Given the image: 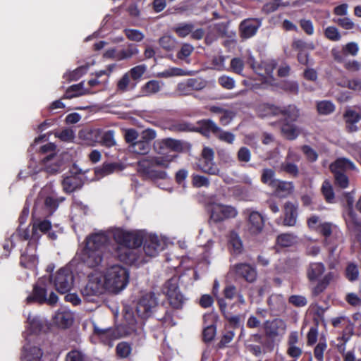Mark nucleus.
<instances>
[{
	"instance_id": "23",
	"label": "nucleus",
	"mask_w": 361,
	"mask_h": 361,
	"mask_svg": "<svg viewBox=\"0 0 361 361\" xmlns=\"http://www.w3.org/2000/svg\"><path fill=\"white\" fill-rule=\"evenodd\" d=\"M358 111L351 108H348L343 114V118L346 124V130L349 133L355 132L358 130L355 126L361 120V108L358 107Z\"/></svg>"
},
{
	"instance_id": "64",
	"label": "nucleus",
	"mask_w": 361,
	"mask_h": 361,
	"mask_svg": "<svg viewBox=\"0 0 361 361\" xmlns=\"http://www.w3.org/2000/svg\"><path fill=\"white\" fill-rule=\"evenodd\" d=\"M85 355L82 352L72 350L66 355L65 361H85Z\"/></svg>"
},
{
	"instance_id": "39",
	"label": "nucleus",
	"mask_w": 361,
	"mask_h": 361,
	"mask_svg": "<svg viewBox=\"0 0 361 361\" xmlns=\"http://www.w3.org/2000/svg\"><path fill=\"white\" fill-rule=\"evenodd\" d=\"M321 192L323 195L325 201L327 203H333L335 199V194L330 181L325 180L321 188Z\"/></svg>"
},
{
	"instance_id": "13",
	"label": "nucleus",
	"mask_w": 361,
	"mask_h": 361,
	"mask_svg": "<svg viewBox=\"0 0 361 361\" xmlns=\"http://www.w3.org/2000/svg\"><path fill=\"white\" fill-rule=\"evenodd\" d=\"M51 280L59 293H66L70 291L73 286L75 278L73 271L69 268L63 267L58 270Z\"/></svg>"
},
{
	"instance_id": "35",
	"label": "nucleus",
	"mask_w": 361,
	"mask_h": 361,
	"mask_svg": "<svg viewBox=\"0 0 361 361\" xmlns=\"http://www.w3.org/2000/svg\"><path fill=\"white\" fill-rule=\"evenodd\" d=\"M228 247L233 255H240L243 252V243L237 233H233L231 234L228 240Z\"/></svg>"
},
{
	"instance_id": "3",
	"label": "nucleus",
	"mask_w": 361,
	"mask_h": 361,
	"mask_svg": "<svg viewBox=\"0 0 361 361\" xmlns=\"http://www.w3.org/2000/svg\"><path fill=\"white\" fill-rule=\"evenodd\" d=\"M109 237L104 233H93L86 238L85 246L80 255L81 262L90 268H97L104 261V246Z\"/></svg>"
},
{
	"instance_id": "25",
	"label": "nucleus",
	"mask_w": 361,
	"mask_h": 361,
	"mask_svg": "<svg viewBox=\"0 0 361 361\" xmlns=\"http://www.w3.org/2000/svg\"><path fill=\"white\" fill-rule=\"evenodd\" d=\"M32 248L27 246L20 257V265L23 268L32 269L37 267L38 257Z\"/></svg>"
},
{
	"instance_id": "8",
	"label": "nucleus",
	"mask_w": 361,
	"mask_h": 361,
	"mask_svg": "<svg viewBox=\"0 0 361 361\" xmlns=\"http://www.w3.org/2000/svg\"><path fill=\"white\" fill-rule=\"evenodd\" d=\"M356 169L355 164L348 158L339 157L329 166V170L334 175L335 186L345 189L349 186V178L345 171Z\"/></svg>"
},
{
	"instance_id": "16",
	"label": "nucleus",
	"mask_w": 361,
	"mask_h": 361,
	"mask_svg": "<svg viewBox=\"0 0 361 361\" xmlns=\"http://www.w3.org/2000/svg\"><path fill=\"white\" fill-rule=\"evenodd\" d=\"M262 25V19L257 18H246L239 25V35L243 39L255 36Z\"/></svg>"
},
{
	"instance_id": "58",
	"label": "nucleus",
	"mask_w": 361,
	"mask_h": 361,
	"mask_svg": "<svg viewBox=\"0 0 361 361\" xmlns=\"http://www.w3.org/2000/svg\"><path fill=\"white\" fill-rule=\"evenodd\" d=\"M244 61L242 59L238 57H235L231 59V63H230V68L232 72L238 74L242 75V73L244 69Z\"/></svg>"
},
{
	"instance_id": "12",
	"label": "nucleus",
	"mask_w": 361,
	"mask_h": 361,
	"mask_svg": "<svg viewBox=\"0 0 361 361\" xmlns=\"http://www.w3.org/2000/svg\"><path fill=\"white\" fill-rule=\"evenodd\" d=\"M347 213L345 217L346 226L349 231L356 235H361V220L354 210V200L350 192L345 193Z\"/></svg>"
},
{
	"instance_id": "15",
	"label": "nucleus",
	"mask_w": 361,
	"mask_h": 361,
	"mask_svg": "<svg viewBox=\"0 0 361 361\" xmlns=\"http://www.w3.org/2000/svg\"><path fill=\"white\" fill-rule=\"evenodd\" d=\"M263 336L259 334H251L245 342V347L247 350L255 357H259L266 353L265 348H269V345L264 343L262 341ZM274 348L273 342L270 343L269 350Z\"/></svg>"
},
{
	"instance_id": "9",
	"label": "nucleus",
	"mask_w": 361,
	"mask_h": 361,
	"mask_svg": "<svg viewBox=\"0 0 361 361\" xmlns=\"http://www.w3.org/2000/svg\"><path fill=\"white\" fill-rule=\"evenodd\" d=\"M163 293L166 295L170 306L174 310L183 308L185 298L179 288V278L173 276L167 280L163 286Z\"/></svg>"
},
{
	"instance_id": "60",
	"label": "nucleus",
	"mask_w": 361,
	"mask_h": 361,
	"mask_svg": "<svg viewBox=\"0 0 361 361\" xmlns=\"http://www.w3.org/2000/svg\"><path fill=\"white\" fill-rule=\"evenodd\" d=\"M193 51L194 47L192 45L188 43H184L182 44L180 49L177 53V58L180 60H185L191 55Z\"/></svg>"
},
{
	"instance_id": "62",
	"label": "nucleus",
	"mask_w": 361,
	"mask_h": 361,
	"mask_svg": "<svg viewBox=\"0 0 361 361\" xmlns=\"http://www.w3.org/2000/svg\"><path fill=\"white\" fill-rule=\"evenodd\" d=\"M301 150L305 154L306 159L310 162H314L318 159V154L310 146L305 145L301 147Z\"/></svg>"
},
{
	"instance_id": "34",
	"label": "nucleus",
	"mask_w": 361,
	"mask_h": 361,
	"mask_svg": "<svg viewBox=\"0 0 361 361\" xmlns=\"http://www.w3.org/2000/svg\"><path fill=\"white\" fill-rule=\"evenodd\" d=\"M84 82H80L78 84L71 85L66 90L62 99H72L86 94V90L83 89Z\"/></svg>"
},
{
	"instance_id": "1",
	"label": "nucleus",
	"mask_w": 361,
	"mask_h": 361,
	"mask_svg": "<svg viewBox=\"0 0 361 361\" xmlns=\"http://www.w3.org/2000/svg\"><path fill=\"white\" fill-rule=\"evenodd\" d=\"M116 245L113 247V255L118 261L128 264L138 266L144 262L141 247L147 256L155 257L163 249L158 236L147 235L143 230L128 231L121 228L113 232Z\"/></svg>"
},
{
	"instance_id": "10",
	"label": "nucleus",
	"mask_w": 361,
	"mask_h": 361,
	"mask_svg": "<svg viewBox=\"0 0 361 361\" xmlns=\"http://www.w3.org/2000/svg\"><path fill=\"white\" fill-rule=\"evenodd\" d=\"M101 273H91L87 276L86 284L81 288L80 293L88 301L92 297L99 296L108 291Z\"/></svg>"
},
{
	"instance_id": "44",
	"label": "nucleus",
	"mask_w": 361,
	"mask_h": 361,
	"mask_svg": "<svg viewBox=\"0 0 361 361\" xmlns=\"http://www.w3.org/2000/svg\"><path fill=\"white\" fill-rule=\"evenodd\" d=\"M114 135L115 132L114 130H108L103 132L101 135V145L106 147H111L115 146L116 140Z\"/></svg>"
},
{
	"instance_id": "38",
	"label": "nucleus",
	"mask_w": 361,
	"mask_h": 361,
	"mask_svg": "<svg viewBox=\"0 0 361 361\" xmlns=\"http://www.w3.org/2000/svg\"><path fill=\"white\" fill-rule=\"evenodd\" d=\"M359 267L354 262H348L345 269V276L350 282L357 281L359 278Z\"/></svg>"
},
{
	"instance_id": "26",
	"label": "nucleus",
	"mask_w": 361,
	"mask_h": 361,
	"mask_svg": "<svg viewBox=\"0 0 361 361\" xmlns=\"http://www.w3.org/2000/svg\"><path fill=\"white\" fill-rule=\"evenodd\" d=\"M271 188L274 192L282 197H287L293 193L294 190V185L293 182L285 181L278 179L276 181L272 182Z\"/></svg>"
},
{
	"instance_id": "21",
	"label": "nucleus",
	"mask_w": 361,
	"mask_h": 361,
	"mask_svg": "<svg viewBox=\"0 0 361 361\" xmlns=\"http://www.w3.org/2000/svg\"><path fill=\"white\" fill-rule=\"evenodd\" d=\"M283 225L286 226H294L297 223L298 216V205L292 202H286L283 208Z\"/></svg>"
},
{
	"instance_id": "46",
	"label": "nucleus",
	"mask_w": 361,
	"mask_h": 361,
	"mask_svg": "<svg viewBox=\"0 0 361 361\" xmlns=\"http://www.w3.org/2000/svg\"><path fill=\"white\" fill-rule=\"evenodd\" d=\"M131 351V345L128 342H120L116 347V356L120 358H127L130 355Z\"/></svg>"
},
{
	"instance_id": "56",
	"label": "nucleus",
	"mask_w": 361,
	"mask_h": 361,
	"mask_svg": "<svg viewBox=\"0 0 361 361\" xmlns=\"http://www.w3.org/2000/svg\"><path fill=\"white\" fill-rule=\"evenodd\" d=\"M281 169L293 178H296L299 175V169L296 164L286 161L281 164Z\"/></svg>"
},
{
	"instance_id": "54",
	"label": "nucleus",
	"mask_w": 361,
	"mask_h": 361,
	"mask_svg": "<svg viewBox=\"0 0 361 361\" xmlns=\"http://www.w3.org/2000/svg\"><path fill=\"white\" fill-rule=\"evenodd\" d=\"M197 123L193 124L188 121H182L173 126V128L179 132L196 133Z\"/></svg>"
},
{
	"instance_id": "7",
	"label": "nucleus",
	"mask_w": 361,
	"mask_h": 361,
	"mask_svg": "<svg viewBox=\"0 0 361 361\" xmlns=\"http://www.w3.org/2000/svg\"><path fill=\"white\" fill-rule=\"evenodd\" d=\"M102 276L108 292L114 293L123 290L129 282L128 269L118 264L106 268Z\"/></svg>"
},
{
	"instance_id": "20",
	"label": "nucleus",
	"mask_w": 361,
	"mask_h": 361,
	"mask_svg": "<svg viewBox=\"0 0 361 361\" xmlns=\"http://www.w3.org/2000/svg\"><path fill=\"white\" fill-rule=\"evenodd\" d=\"M234 271L240 278L248 283L256 281L257 273L255 267L247 263H238L234 265Z\"/></svg>"
},
{
	"instance_id": "57",
	"label": "nucleus",
	"mask_w": 361,
	"mask_h": 361,
	"mask_svg": "<svg viewBox=\"0 0 361 361\" xmlns=\"http://www.w3.org/2000/svg\"><path fill=\"white\" fill-rule=\"evenodd\" d=\"M88 69L87 66H81L69 73L67 80L68 81H76L85 75Z\"/></svg>"
},
{
	"instance_id": "63",
	"label": "nucleus",
	"mask_w": 361,
	"mask_h": 361,
	"mask_svg": "<svg viewBox=\"0 0 361 361\" xmlns=\"http://www.w3.org/2000/svg\"><path fill=\"white\" fill-rule=\"evenodd\" d=\"M325 37L331 41L336 42L341 39V36L338 29L334 26H329L324 30Z\"/></svg>"
},
{
	"instance_id": "5",
	"label": "nucleus",
	"mask_w": 361,
	"mask_h": 361,
	"mask_svg": "<svg viewBox=\"0 0 361 361\" xmlns=\"http://www.w3.org/2000/svg\"><path fill=\"white\" fill-rule=\"evenodd\" d=\"M169 164L170 161L164 157L148 156L137 161V171L152 180L165 179L166 172L157 168L167 169Z\"/></svg>"
},
{
	"instance_id": "51",
	"label": "nucleus",
	"mask_w": 361,
	"mask_h": 361,
	"mask_svg": "<svg viewBox=\"0 0 361 361\" xmlns=\"http://www.w3.org/2000/svg\"><path fill=\"white\" fill-rule=\"evenodd\" d=\"M275 171L271 169H264L262 170L261 176V181L270 188L272 187V182L276 181L278 179L274 178Z\"/></svg>"
},
{
	"instance_id": "4",
	"label": "nucleus",
	"mask_w": 361,
	"mask_h": 361,
	"mask_svg": "<svg viewBox=\"0 0 361 361\" xmlns=\"http://www.w3.org/2000/svg\"><path fill=\"white\" fill-rule=\"evenodd\" d=\"M136 312L142 319H148L152 315L163 323H170L173 317V312L166 310L163 305H159L158 298L153 292L144 293L138 300Z\"/></svg>"
},
{
	"instance_id": "6",
	"label": "nucleus",
	"mask_w": 361,
	"mask_h": 361,
	"mask_svg": "<svg viewBox=\"0 0 361 361\" xmlns=\"http://www.w3.org/2000/svg\"><path fill=\"white\" fill-rule=\"evenodd\" d=\"M196 133L207 139L214 137L228 145H232L235 139V135L233 133L223 130L211 118L198 120L197 121Z\"/></svg>"
},
{
	"instance_id": "33",
	"label": "nucleus",
	"mask_w": 361,
	"mask_h": 361,
	"mask_svg": "<svg viewBox=\"0 0 361 361\" xmlns=\"http://www.w3.org/2000/svg\"><path fill=\"white\" fill-rule=\"evenodd\" d=\"M163 86V82L157 80H151L147 82L140 88L142 96L150 97L158 93Z\"/></svg>"
},
{
	"instance_id": "22",
	"label": "nucleus",
	"mask_w": 361,
	"mask_h": 361,
	"mask_svg": "<svg viewBox=\"0 0 361 361\" xmlns=\"http://www.w3.org/2000/svg\"><path fill=\"white\" fill-rule=\"evenodd\" d=\"M267 305L271 314L279 316L286 309L285 298L281 294H272L267 299Z\"/></svg>"
},
{
	"instance_id": "28",
	"label": "nucleus",
	"mask_w": 361,
	"mask_h": 361,
	"mask_svg": "<svg viewBox=\"0 0 361 361\" xmlns=\"http://www.w3.org/2000/svg\"><path fill=\"white\" fill-rule=\"evenodd\" d=\"M217 305L219 310L226 320L229 322L230 326L233 329L240 326V318L239 315L231 316L227 312V303L224 298H217Z\"/></svg>"
},
{
	"instance_id": "30",
	"label": "nucleus",
	"mask_w": 361,
	"mask_h": 361,
	"mask_svg": "<svg viewBox=\"0 0 361 361\" xmlns=\"http://www.w3.org/2000/svg\"><path fill=\"white\" fill-rule=\"evenodd\" d=\"M325 267L322 262L310 263L307 270V277L310 282H315L324 273Z\"/></svg>"
},
{
	"instance_id": "32",
	"label": "nucleus",
	"mask_w": 361,
	"mask_h": 361,
	"mask_svg": "<svg viewBox=\"0 0 361 361\" xmlns=\"http://www.w3.org/2000/svg\"><path fill=\"white\" fill-rule=\"evenodd\" d=\"M62 185L64 191L71 193L77 189H80L82 186L83 183L78 176H70L63 178Z\"/></svg>"
},
{
	"instance_id": "31",
	"label": "nucleus",
	"mask_w": 361,
	"mask_h": 361,
	"mask_svg": "<svg viewBox=\"0 0 361 361\" xmlns=\"http://www.w3.org/2000/svg\"><path fill=\"white\" fill-rule=\"evenodd\" d=\"M206 85L207 82L202 78H188L185 82L179 85V89L181 90L199 91L204 89Z\"/></svg>"
},
{
	"instance_id": "47",
	"label": "nucleus",
	"mask_w": 361,
	"mask_h": 361,
	"mask_svg": "<svg viewBox=\"0 0 361 361\" xmlns=\"http://www.w3.org/2000/svg\"><path fill=\"white\" fill-rule=\"evenodd\" d=\"M280 89L291 94H298L299 92V85L296 81L283 80L279 84Z\"/></svg>"
},
{
	"instance_id": "18",
	"label": "nucleus",
	"mask_w": 361,
	"mask_h": 361,
	"mask_svg": "<svg viewBox=\"0 0 361 361\" xmlns=\"http://www.w3.org/2000/svg\"><path fill=\"white\" fill-rule=\"evenodd\" d=\"M236 209L231 206L218 204L214 206L211 212L210 219L215 223L237 216Z\"/></svg>"
},
{
	"instance_id": "41",
	"label": "nucleus",
	"mask_w": 361,
	"mask_h": 361,
	"mask_svg": "<svg viewBox=\"0 0 361 361\" xmlns=\"http://www.w3.org/2000/svg\"><path fill=\"white\" fill-rule=\"evenodd\" d=\"M292 48L293 50L299 52L310 51L314 50L315 48L312 42H307L302 39H295L293 42Z\"/></svg>"
},
{
	"instance_id": "45",
	"label": "nucleus",
	"mask_w": 361,
	"mask_h": 361,
	"mask_svg": "<svg viewBox=\"0 0 361 361\" xmlns=\"http://www.w3.org/2000/svg\"><path fill=\"white\" fill-rule=\"evenodd\" d=\"M64 200L63 197L56 198L53 196H47L44 199L45 209L50 213L53 214L58 208L59 204Z\"/></svg>"
},
{
	"instance_id": "59",
	"label": "nucleus",
	"mask_w": 361,
	"mask_h": 361,
	"mask_svg": "<svg viewBox=\"0 0 361 361\" xmlns=\"http://www.w3.org/2000/svg\"><path fill=\"white\" fill-rule=\"evenodd\" d=\"M192 184L195 188L206 187L210 185L208 178L197 174H193L192 176Z\"/></svg>"
},
{
	"instance_id": "37",
	"label": "nucleus",
	"mask_w": 361,
	"mask_h": 361,
	"mask_svg": "<svg viewBox=\"0 0 361 361\" xmlns=\"http://www.w3.org/2000/svg\"><path fill=\"white\" fill-rule=\"evenodd\" d=\"M195 26L192 23H180L177 24L173 28V32L180 38H184L191 34Z\"/></svg>"
},
{
	"instance_id": "49",
	"label": "nucleus",
	"mask_w": 361,
	"mask_h": 361,
	"mask_svg": "<svg viewBox=\"0 0 361 361\" xmlns=\"http://www.w3.org/2000/svg\"><path fill=\"white\" fill-rule=\"evenodd\" d=\"M317 109L319 114L328 115L335 110V105L330 101H322L317 103Z\"/></svg>"
},
{
	"instance_id": "2",
	"label": "nucleus",
	"mask_w": 361,
	"mask_h": 361,
	"mask_svg": "<svg viewBox=\"0 0 361 361\" xmlns=\"http://www.w3.org/2000/svg\"><path fill=\"white\" fill-rule=\"evenodd\" d=\"M261 107L265 111L264 116H282L280 119L281 131L286 139L294 140L299 136L300 130L295 123L300 117V109L295 104L281 107L264 104Z\"/></svg>"
},
{
	"instance_id": "14",
	"label": "nucleus",
	"mask_w": 361,
	"mask_h": 361,
	"mask_svg": "<svg viewBox=\"0 0 361 361\" xmlns=\"http://www.w3.org/2000/svg\"><path fill=\"white\" fill-rule=\"evenodd\" d=\"M202 159L199 161L200 169L209 175L220 176V170L214 162V152L209 147H204L201 153Z\"/></svg>"
},
{
	"instance_id": "24",
	"label": "nucleus",
	"mask_w": 361,
	"mask_h": 361,
	"mask_svg": "<svg viewBox=\"0 0 361 361\" xmlns=\"http://www.w3.org/2000/svg\"><path fill=\"white\" fill-rule=\"evenodd\" d=\"M56 145L54 143H47L40 147V152L42 154H46L48 152H51L50 154L46 156L42 159V163L46 166L47 171L54 173L59 171V166L54 165V166H47L48 163L56 157L55 154Z\"/></svg>"
},
{
	"instance_id": "48",
	"label": "nucleus",
	"mask_w": 361,
	"mask_h": 361,
	"mask_svg": "<svg viewBox=\"0 0 361 361\" xmlns=\"http://www.w3.org/2000/svg\"><path fill=\"white\" fill-rule=\"evenodd\" d=\"M295 242V238L290 233H283L278 235L276 244L282 247H287L293 245Z\"/></svg>"
},
{
	"instance_id": "61",
	"label": "nucleus",
	"mask_w": 361,
	"mask_h": 361,
	"mask_svg": "<svg viewBox=\"0 0 361 361\" xmlns=\"http://www.w3.org/2000/svg\"><path fill=\"white\" fill-rule=\"evenodd\" d=\"M288 302L296 307H302L307 305L306 297L301 295H292L288 298Z\"/></svg>"
},
{
	"instance_id": "40",
	"label": "nucleus",
	"mask_w": 361,
	"mask_h": 361,
	"mask_svg": "<svg viewBox=\"0 0 361 361\" xmlns=\"http://www.w3.org/2000/svg\"><path fill=\"white\" fill-rule=\"evenodd\" d=\"M118 51V56L117 57V61L129 59L133 56L137 55L139 52L137 46L133 44H129L126 49H123Z\"/></svg>"
},
{
	"instance_id": "27",
	"label": "nucleus",
	"mask_w": 361,
	"mask_h": 361,
	"mask_svg": "<svg viewBox=\"0 0 361 361\" xmlns=\"http://www.w3.org/2000/svg\"><path fill=\"white\" fill-rule=\"evenodd\" d=\"M285 328V322L281 319H274L264 323V331L269 338H276L279 335V330H284Z\"/></svg>"
},
{
	"instance_id": "43",
	"label": "nucleus",
	"mask_w": 361,
	"mask_h": 361,
	"mask_svg": "<svg viewBox=\"0 0 361 361\" xmlns=\"http://www.w3.org/2000/svg\"><path fill=\"white\" fill-rule=\"evenodd\" d=\"M130 149L133 153L145 155L149 152L151 145L140 140L133 143V145H130Z\"/></svg>"
},
{
	"instance_id": "55",
	"label": "nucleus",
	"mask_w": 361,
	"mask_h": 361,
	"mask_svg": "<svg viewBox=\"0 0 361 361\" xmlns=\"http://www.w3.org/2000/svg\"><path fill=\"white\" fill-rule=\"evenodd\" d=\"M41 236V232L32 226L30 238L27 243L29 248L32 247L34 251H36L37 243Z\"/></svg>"
},
{
	"instance_id": "36",
	"label": "nucleus",
	"mask_w": 361,
	"mask_h": 361,
	"mask_svg": "<svg viewBox=\"0 0 361 361\" xmlns=\"http://www.w3.org/2000/svg\"><path fill=\"white\" fill-rule=\"evenodd\" d=\"M121 169V166L118 163H104L101 167L95 169V174L99 176H105Z\"/></svg>"
},
{
	"instance_id": "17",
	"label": "nucleus",
	"mask_w": 361,
	"mask_h": 361,
	"mask_svg": "<svg viewBox=\"0 0 361 361\" xmlns=\"http://www.w3.org/2000/svg\"><path fill=\"white\" fill-rule=\"evenodd\" d=\"M93 334L100 343L109 347H112L114 341L119 338L118 331L114 328L103 329L96 325H94Z\"/></svg>"
},
{
	"instance_id": "29",
	"label": "nucleus",
	"mask_w": 361,
	"mask_h": 361,
	"mask_svg": "<svg viewBox=\"0 0 361 361\" xmlns=\"http://www.w3.org/2000/svg\"><path fill=\"white\" fill-rule=\"evenodd\" d=\"M42 355V350L37 346H32L29 343L23 346V357L25 361H40Z\"/></svg>"
},
{
	"instance_id": "11",
	"label": "nucleus",
	"mask_w": 361,
	"mask_h": 361,
	"mask_svg": "<svg viewBox=\"0 0 361 361\" xmlns=\"http://www.w3.org/2000/svg\"><path fill=\"white\" fill-rule=\"evenodd\" d=\"M58 301L57 295L51 292L47 298V289L42 280H39L34 286L32 293L26 298L27 304L37 303L39 305H55Z\"/></svg>"
},
{
	"instance_id": "53",
	"label": "nucleus",
	"mask_w": 361,
	"mask_h": 361,
	"mask_svg": "<svg viewBox=\"0 0 361 361\" xmlns=\"http://www.w3.org/2000/svg\"><path fill=\"white\" fill-rule=\"evenodd\" d=\"M146 66L143 64L137 65L128 72L130 78L135 81H138L146 71Z\"/></svg>"
},
{
	"instance_id": "42",
	"label": "nucleus",
	"mask_w": 361,
	"mask_h": 361,
	"mask_svg": "<svg viewBox=\"0 0 361 361\" xmlns=\"http://www.w3.org/2000/svg\"><path fill=\"white\" fill-rule=\"evenodd\" d=\"M160 148H166L174 152H180L182 150L183 145L180 140L166 138L160 142Z\"/></svg>"
},
{
	"instance_id": "50",
	"label": "nucleus",
	"mask_w": 361,
	"mask_h": 361,
	"mask_svg": "<svg viewBox=\"0 0 361 361\" xmlns=\"http://www.w3.org/2000/svg\"><path fill=\"white\" fill-rule=\"evenodd\" d=\"M126 37L130 41L140 42L145 38V35L136 29L126 28L123 30Z\"/></svg>"
},
{
	"instance_id": "52",
	"label": "nucleus",
	"mask_w": 361,
	"mask_h": 361,
	"mask_svg": "<svg viewBox=\"0 0 361 361\" xmlns=\"http://www.w3.org/2000/svg\"><path fill=\"white\" fill-rule=\"evenodd\" d=\"M282 6H283L282 0H271L263 5L262 11L265 14H269L276 11Z\"/></svg>"
},
{
	"instance_id": "19",
	"label": "nucleus",
	"mask_w": 361,
	"mask_h": 361,
	"mask_svg": "<svg viewBox=\"0 0 361 361\" xmlns=\"http://www.w3.org/2000/svg\"><path fill=\"white\" fill-rule=\"evenodd\" d=\"M264 223L265 220L259 212L252 211L249 213L247 227L251 235L259 234L264 228Z\"/></svg>"
}]
</instances>
